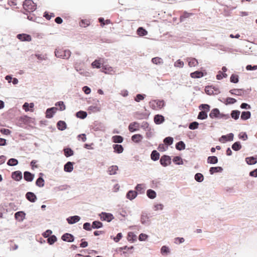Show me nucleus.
Listing matches in <instances>:
<instances>
[{
	"label": "nucleus",
	"instance_id": "f257e3e1",
	"mask_svg": "<svg viewBox=\"0 0 257 257\" xmlns=\"http://www.w3.org/2000/svg\"><path fill=\"white\" fill-rule=\"evenodd\" d=\"M209 116L212 119H228L230 118V115L228 113L225 114L222 112H220L218 108H213L210 111Z\"/></svg>",
	"mask_w": 257,
	"mask_h": 257
},
{
	"label": "nucleus",
	"instance_id": "f03ea898",
	"mask_svg": "<svg viewBox=\"0 0 257 257\" xmlns=\"http://www.w3.org/2000/svg\"><path fill=\"white\" fill-rule=\"evenodd\" d=\"M24 11L21 13H33L37 9V5L32 0H25L23 3Z\"/></svg>",
	"mask_w": 257,
	"mask_h": 257
},
{
	"label": "nucleus",
	"instance_id": "7ed1b4c3",
	"mask_svg": "<svg viewBox=\"0 0 257 257\" xmlns=\"http://www.w3.org/2000/svg\"><path fill=\"white\" fill-rule=\"evenodd\" d=\"M29 123L35 124V119L25 115L20 117L17 121V126L19 125L22 127L27 128L28 126H30L28 125Z\"/></svg>",
	"mask_w": 257,
	"mask_h": 257
},
{
	"label": "nucleus",
	"instance_id": "20e7f679",
	"mask_svg": "<svg viewBox=\"0 0 257 257\" xmlns=\"http://www.w3.org/2000/svg\"><path fill=\"white\" fill-rule=\"evenodd\" d=\"M206 71L202 67L201 68L200 70H196L194 72H191L190 74V77L192 78H200L203 76H206Z\"/></svg>",
	"mask_w": 257,
	"mask_h": 257
},
{
	"label": "nucleus",
	"instance_id": "39448f33",
	"mask_svg": "<svg viewBox=\"0 0 257 257\" xmlns=\"http://www.w3.org/2000/svg\"><path fill=\"white\" fill-rule=\"evenodd\" d=\"M171 157L167 155H163L160 159V163L164 167L171 165Z\"/></svg>",
	"mask_w": 257,
	"mask_h": 257
},
{
	"label": "nucleus",
	"instance_id": "423d86ee",
	"mask_svg": "<svg viewBox=\"0 0 257 257\" xmlns=\"http://www.w3.org/2000/svg\"><path fill=\"white\" fill-rule=\"evenodd\" d=\"M99 216L101 221H105L108 222H110L114 219V216L112 214L105 212H102L99 214Z\"/></svg>",
	"mask_w": 257,
	"mask_h": 257
},
{
	"label": "nucleus",
	"instance_id": "0eeeda50",
	"mask_svg": "<svg viewBox=\"0 0 257 257\" xmlns=\"http://www.w3.org/2000/svg\"><path fill=\"white\" fill-rule=\"evenodd\" d=\"M134 246H127V245H124L122 247H120L117 248L116 249V251H122L123 250H127L128 251H123L120 253L121 255H123L125 257H127L129 254H131L133 253L132 250L134 249Z\"/></svg>",
	"mask_w": 257,
	"mask_h": 257
},
{
	"label": "nucleus",
	"instance_id": "6e6552de",
	"mask_svg": "<svg viewBox=\"0 0 257 257\" xmlns=\"http://www.w3.org/2000/svg\"><path fill=\"white\" fill-rule=\"evenodd\" d=\"M234 135L233 133H230L226 135H222L219 139V141L222 142L223 143H226L227 142H230L233 140Z\"/></svg>",
	"mask_w": 257,
	"mask_h": 257
},
{
	"label": "nucleus",
	"instance_id": "1a4fd4ad",
	"mask_svg": "<svg viewBox=\"0 0 257 257\" xmlns=\"http://www.w3.org/2000/svg\"><path fill=\"white\" fill-rule=\"evenodd\" d=\"M140 123L137 121H133L131 122L128 126V129L131 133L138 131L140 130Z\"/></svg>",
	"mask_w": 257,
	"mask_h": 257
},
{
	"label": "nucleus",
	"instance_id": "9d476101",
	"mask_svg": "<svg viewBox=\"0 0 257 257\" xmlns=\"http://www.w3.org/2000/svg\"><path fill=\"white\" fill-rule=\"evenodd\" d=\"M44 174L40 172L38 174V178L36 181L35 184L37 186L39 187H43L45 185V180L43 178Z\"/></svg>",
	"mask_w": 257,
	"mask_h": 257
},
{
	"label": "nucleus",
	"instance_id": "9b49d317",
	"mask_svg": "<svg viewBox=\"0 0 257 257\" xmlns=\"http://www.w3.org/2000/svg\"><path fill=\"white\" fill-rule=\"evenodd\" d=\"M61 239L65 242H72L75 240V237L71 233H65L62 235Z\"/></svg>",
	"mask_w": 257,
	"mask_h": 257
},
{
	"label": "nucleus",
	"instance_id": "f8f14e48",
	"mask_svg": "<svg viewBox=\"0 0 257 257\" xmlns=\"http://www.w3.org/2000/svg\"><path fill=\"white\" fill-rule=\"evenodd\" d=\"M17 39L22 42H30L32 40V37L29 34L22 33L17 34Z\"/></svg>",
	"mask_w": 257,
	"mask_h": 257
},
{
	"label": "nucleus",
	"instance_id": "ddd939ff",
	"mask_svg": "<svg viewBox=\"0 0 257 257\" xmlns=\"http://www.w3.org/2000/svg\"><path fill=\"white\" fill-rule=\"evenodd\" d=\"M57 110H58V108L55 107H51L48 108L46 109V117L47 118H51L53 117L54 115L56 112Z\"/></svg>",
	"mask_w": 257,
	"mask_h": 257
},
{
	"label": "nucleus",
	"instance_id": "4468645a",
	"mask_svg": "<svg viewBox=\"0 0 257 257\" xmlns=\"http://www.w3.org/2000/svg\"><path fill=\"white\" fill-rule=\"evenodd\" d=\"M229 92L232 95L243 96L246 93V90L243 88H234L230 90Z\"/></svg>",
	"mask_w": 257,
	"mask_h": 257
},
{
	"label": "nucleus",
	"instance_id": "2eb2a0df",
	"mask_svg": "<svg viewBox=\"0 0 257 257\" xmlns=\"http://www.w3.org/2000/svg\"><path fill=\"white\" fill-rule=\"evenodd\" d=\"M26 198L30 202L34 203L37 200V197L36 194L32 192H28L25 195Z\"/></svg>",
	"mask_w": 257,
	"mask_h": 257
},
{
	"label": "nucleus",
	"instance_id": "dca6fc26",
	"mask_svg": "<svg viewBox=\"0 0 257 257\" xmlns=\"http://www.w3.org/2000/svg\"><path fill=\"white\" fill-rule=\"evenodd\" d=\"M35 178V174L29 171H26L24 172V179L27 182H32Z\"/></svg>",
	"mask_w": 257,
	"mask_h": 257
},
{
	"label": "nucleus",
	"instance_id": "f3484780",
	"mask_svg": "<svg viewBox=\"0 0 257 257\" xmlns=\"http://www.w3.org/2000/svg\"><path fill=\"white\" fill-rule=\"evenodd\" d=\"M81 217L78 215L71 216L66 218L68 224H73L80 221Z\"/></svg>",
	"mask_w": 257,
	"mask_h": 257
},
{
	"label": "nucleus",
	"instance_id": "a211bd4d",
	"mask_svg": "<svg viewBox=\"0 0 257 257\" xmlns=\"http://www.w3.org/2000/svg\"><path fill=\"white\" fill-rule=\"evenodd\" d=\"M223 100L219 99V100L223 102L226 105L233 104L237 102V100L234 98L227 97L226 98H222Z\"/></svg>",
	"mask_w": 257,
	"mask_h": 257
},
{
	"label": "nucleus",
	"instance_id": "6ab92c4d",
	"mask_svg": "<svg viewBox=\"0 0 257 257\" xmlns=\"http://www.w3.org/2000/svg\"><path fill=\"white\" fill-rule=\"evenodd\" d=\"M165 120V117L162 114H156L154 116V121L156 124H161Z\"/></svg>",
	"mask_w": 257,
	"mask_h": 257
},
{
	"label": "nucleus",
	"instance_id": "aec40b11",
	"mask_svg": "<svg viewBox=\"0 0 257 257\" xmlns=\"http://www.w3.org/2000/svg\"><path fill=\"white\" fill-rule=\"evenodd\" d=\"M74 163L68 161L64 166V170L66 172L71 173L73 170Z\"/></svg>",
	"mask_w": 257,
	"mask_h": 257
},
{
	"label": "nucleus",
	"instance_id": "412c9836",
	"mask_svg": "<svg viewBox=\"0 0 257 257\" xmlns=\"http://www.w3.org/2000/svg\"><path fill=\"white\" fill-rule=\"evenodd\" d=\"M34 104L33 102H25L22 106L23 109L26 112L33 111Z\"/></svg>",
	"mask_w": 257,
	"mask_h": 257
},
{
	"label": "nucleus",
	"instance_id": "4be33fe9",
	"mask_svg": "<svg viewBox=\"0 0 257 257\" xmlns=\"http://www.w3.org/2000/svg\"><path fill=\"white\" fill-rule=\"evenodd\" d=\"M245 162L248 165H252L257 163V156L247 157L245 159Z\"/></svg>",
	"mask_w": 257,
	"mask_h": 257
},
{
	"label": "nucleus",
	"instance_id": "5701e85b",
	"mask_svg": "<svg viewBox=\"0 0 257 257\" xmlns=\"http://www.w3.org/2000/svg\"><path fill=\"white\" fill-rule=\"evenodd\" d=\"M64 155L67 158L71 157L74 155V152L73 150L69 147H64L63 149Z\"/></svg>",
	"mask_w": 257,
	"mask_h": 257
},
{
	"label": "nucleus",
	"instance_id": "b1692460",
	"mask_svg": "<svg viewBox=\"0 0 257 257\" xmlns=\"http://www.w3.org/2000/svg\"><path fill=\"white\" fill-rule=\"evenodd\" d=\"M223 171V169L222 167H211L209 168V172L210 175H213L216 173H221Z\"/></svg>",
	"mask_w": 257,
	"mask_h": 257
},
{
	"label": "nucleus",
	"instance_id": "393cba45",
	"mask_svg": "<svg viewBox=\"0 0 257 257\" xmlns=\"http://www.w3.org/2000/svg\"><path fill=\"white\" fill-rule=\"evenodd\" d=\"M137 195V192H136L135 190H130L126 193V197L130 200H133L136 198Z\"/></svg>",
	"mask_w": 257,
	"mask_h": 257
},
{
	"label": "nucleus",
	"instance_id": "a878e982",
	"mask_svg": "<svg viewBox=\"0 0 257 257\" xmlns=\"http://www.w3.org/2000/svg\"><path fill=\"white\" fill-rule=\"evenodd\" d=\"M141 222L143 224H149V217L145 212H142V213Z\"/></svg>",
	"mask_w": 257,
	"mask_h": 257
},
{
	"label": "nucleus",
	"instance_id": "bb28decb",
	"mask_svg": "<svg viewBox=\"0 0 257 257\" xmlns=\"http://www.w3.org/2000/svg\"><path fill=\"white\" fill-rule=\"evenodd\" d=\"M143 139V136L140 134H135L133 135L131 137L132 141L137 144L140 143L142 141Z\"/></svg>",
	"mask_w": 257,
	"mask_h": 257
},
{
	"label": "nucleus",
	"instance_id": "cd10ccee",
	"mask_svg": "<svg viewBox=\"0 0 257 257\" xmlns=\"http://www.w3.org/2000/svg\"><path fill=\"white\" fill-rule=\"evenodd\" d=\"M57 128L61 131H64L67 128V124L64 120H59L56 124Z\"/></svg>",
	"mask_w": 257,
	"mask_h": 257
},
{
	"label": "nucleus",
	"instance_id": "c85d7f7f",
	"mask_svg": "<svg viewBox=\"0 0 257 257\" xmlns=\"http://www.w3.org/2000/svg\"><path fill=\"white\" fill-rule=\"evenodd\" d=\"M137 235L133 232H128L127 235V240L133 243L137 241Z\"/></svg>",
	"mask_w": 257,
	"mask_h": 257
},
{
	"label": "nucleus",
	"instance_id": "c756f323",
	"mask_svg": "<svg viewBox=\"0 0 257 257\" xmlns=\"http://www.w3.org/2000/svg\"><path fill=\"white\" fill-rule=\"evenodd\" d=\"M112 148L114 150L113 152L116 154H121L123 151V147L121 145L113 144Z\"/></svg>",
	"mask_w": 257,
	"mask_h": 257
},
{
	"label": "nucleus",
	"instance_id": "7c9ffc66",
	"mask_svg": "<svg viewBox=\"0 0 257 257\" xmlns=\"http://www.w3.org/2000/svg\"><path fill=\"white\" fill-rule=\"evenodd\" d=\"M192 15H193V13H188L187 11H183L182 14L180 17V22L185 21L187 18H189Z\"/></svg>",
	"mask_w": 257,
	"mask_h": 257
},
{
	"label": "nucleus",
	"instance_id": "2f4dec72",
	"mask_svg": "<svg viewBox=\"0 0 257 257\" xmlns=\"http://www.w3.org/2000/svg\"><path fill=\"white\" fill-rule=\"evenodd\" d=\"M101 72L105 74H110L111 72H114V71L112 67L105 65L102 66Z\"/></svg>",
	"mask_w": 257,
	"mask_h": 257
},
{
	"label": "nucleus",
	"instance_id": "473e14b6",
	"mask_svg": "<svg viewBox=\"0 0 257 257\" xmlns=\"http://www.w3.org/2000/svg\"><path fill=\"white\" fill-rule=\"evenodd\" d=\"M150 156L153 161H156L160 159V154L157 150H154L152 151Z\"/></svg>",
	"mask_w": 257,
	"mask_h": 257
},
{
	"label": "nucleus",
	"instance_id": "72a5a7b5",
	"mask_svg": "<svg viewBox=\"0 0 257 257\" xmlns=\"http://www.w3.org/2000/svg\"><path fill=\"white\" fill-rule=\"evenodd\" d=\"M251 117V112L249 111H243L241 113L240 119L246 120Z\"/></svg>",
	"mask_w": 257,
	"mask_h": 257
},
{
	"label": "nucleus",
	"instance_id": "f704fd0d",
	"mask_svg": "<svg viewBox=\"0 0 257 257\" xmlns=\"http://www.w3.org/2000/svg\"><path fill=\"white\" fill-rule=\"evenodd\" d=\"M218 159L216 156H209L207 159V162L208 164L214 165L218 163Z\"/></svg>",
	"mask_w": 257,
	"mask_h": 257
},
{
	"label": "nucleus",
	"instance_id": "c9c22d12",
	"mask_svg": "<svg viewBox=\"0 0 257 257\" xmlns=\"http://www.w3.org/2000/svg\"><path fill=\"white\" fill-rule=\"evenodd\" d=\"M240 114V111L238 110H232L231 112L230 117L234 119V120H237L239 117Z\"/></svg>",
	"mask_w": 257,
	"mask_h": 257
},
{
	"label": "nucleus",
	"instance_id": "e433bc0d",
	"mask_svg": "<svg viewBox=\"0 0 257 257\" xmlns=\"http://www.w3.org/2000/svg\"><path fill=\"white\" fill-rule=\"evenodd\" d=\"M198 108L200 111H204L208 113L210 111V105L208 104L202 103L199 105Z\"/></svg>",
	"mask_w": 257,
	"mask_h": 257
},
{
	"label": "nucleus",
	"instance_id": "4c0bfd02",
	"mask_svg": "<svg viewBox=\"0 0 257 257\" xmlns=\"http://www.w3.org/2000/svg\"><path fill=\"white\" fill-rule=\"evenodd\" d=\"M187 61L188 62V65L190 67H195L198 64L197 59L195 58H188Z\"/></svg>",
	"mask_w": 257,
	"mask_h": 257
},
{
	"label": "nucleus",
	"instance_id": "58836bf2",
	"mask_svg": "<svg viewBox=\"0 0 257 257\" xmlns=\"http://www.w3.org/2000/svg\"><path fill=\"white\" fill-rule=\"evenodd\" d=\"M185 147L186 145L185 143L182 141H180L177 142L175 145V148L178 151L184 150L185 149Z\"/></svg>",
	"mask_w": 257,
	"mask_h": 257
},
{
	"label": "nucleus",
	"instance_id": "ea45409f",
	"mask_svg": "<svg viewBox=\"0 0 257 257\" xmlns=\"http://www.w3.org/2000/svg\"><path fill=\"white\" fill-rule=\"evenodd\" d=\"M147 196L150 199H153L156 197L157 193L153 189H149L147 190Z\"/></svg>",
	"mask_w": 257,
	"mask_h": 257
},
{
	"label": "nucleus",
	"instance_id": "a19ab883",
	"mask_svg": "<svg viewBox=\"0 0 257 257\" xmlns=\"http://www.w3.org/2000/svg\"><path fill=\"white\" fill-rule=\"evenodd\" d=\"M118 170V167L116 165H112L110 166L108 169V172L110 175H115L117 173V171Z\"/></svg>",
	"mask_w": 257,
	"mask_h": 257
},
{
	"label": "nucleus",
	"instance_id": "79ce46f5",
	"mask_svg": "<svg viewBox=\"0 0 257 257\" xmlns=\"http://www.w3.org/2000/svg\"><path fill=\"white\" fill-rule=\"evenodd\" d=\"M55 107L58 108V110L63 111L66 109V106L63 101H59L55 103Z\"/></svg>",
	"mask_w": 257,
	"mask_h": 257
},
{
	"label": "nucleus",
	"instance_id": "37998d69",
	"mask_svg": "<svg viewBox=\"0 0 257 257\" xmlns=\"http://www.w3.org/2000/svg\"><path fill=\"white\" fill-rule=\"evenodd\" d=\"M137 33L140 36H145L148 34V31L142 27H140L138 28Z\"/></svg>",
	"mask_w": 257,
	"mask_h": 257
},
{
	"label": "nucleus",
	"instance_id": "c03bdc74",
	"mask_svg": "<svg viewBox=\"0 0 257 257\" xmlns=\"http://www.w3.org/2000/svg\"><path fill=\"white\" fill-rule=\"evenodd\" d=\"M87 115V112L83 110H79L75 113V116L80 119L85 118Z\"/></svg>",
	"mask_w": 257,
	"mask_h": 257
},
{
	"label": "nucleus",
	"instance_id": "a18cd8bd",
	"mask_svg": "<svg viewBox=\"0 0 257 257\" xmlns=\"http://www.w3.org/2000/svg\"><path fill=\"white\" fill-rule=\"evenodd\" d=\"M65 49H59V48H56L55 50V55L57 58H63V55L64 54Z\"/></svg>",
	"mask_w": 257,
	"mask_h": 257
},
{
	"label": "nucleus",
	"instance_id": "49530a36",
	"mask_svg": "<svg viewBox=\"0 0 257 257\" xmlns=\"http://www.w3.org/2000/svg\"><path fill=\"white\" fill-rule=\"evenodd\" d=\"M173 162L175 165H180L183 164V160L182 158L179 156L174 157Z\"/></svg>",
	"mask_w": 257,
	"mask_h": 257
},
{
	"label": "nucleus",
	"instance_id": "de8ad7c7",
	"mask_svg": "<svg viewBox=\"0 0 257 257\" xmlns=\"http://www.w3.org/2000/svg\"><path fill=\"white\" fill-rule=\"evenodd\" d=\"M242 148V146L239 141L234 142L231 146V148L234 151H238Z\"/></svg>",
	"mask_w": 257,
	"mask_h": 257
},
{
	"label": "nucleus",
	"instance_id": "09e8293b",
	"mask_svg": "<svg viewBox=\"0 0 257 257\" xmlns=\"http://www.w3.org/2000/svg\"><path fill=\"white\" fill-rule=\"evenodd\" d=\"M26 213L23 211H17V221H23L26 217Z\"/></svg>",
	"mask_w": 257,
	"mask_h": 257
},
{
	"label": "nucleus",
	"instance_id": "8fccbe9b",
	"mask_svg": "<svg viewBox=\"0 0 257 257\" xmlns=\"http://www.w3.org/2000/svg\"><path fill=\"white\" fill-rule=\"evenodd\" d=\"M92 225L93 229H98L103 227V223L99 220L93 221Z\"/></svg>",
	"mask_w": 257,
	"mask_h": 257
},
{
	"label": "nucleus",
	"instance_id": "3c124183",
	"mask_svg": "<svg viewBox=\"0 0 257 257\" xmlns=\"http://www.w3.org/2000/svg\"><path fill=\"white\" fill-rule=\"evenodd\" d=\"M123 141V138L119 135H115L112 137V141L115 143H121Z\"/></svg>",
	"mask_w": 257,
	"mask_h": 257
},
{
	"label": "nucleus",
	"instance_id": "603ef678",
	"mask_svg": "<svg viewBox=\"0 0 257 257\" xmlns=\"http://www.w3.org/2000/svg\"><path fill=\"white\" fill-rule=\"evenodd\" d=\"M174 142V139L171 137H167L163 140V142L166 145V146H168V147L169 146H171L173 144Z\"/></svg>",
	"mask_w": 257,
	"mask_h": 257
},
{
	"label": "nucleus",
	"instance_id": "864d4df0",
	"mask_svg": "<svg viewBox=\"0 0 257 257\" xmlns=\"http://www.w3.org/2000/svg\"><path fill=\"white\" fill-rule=\"evenodd\" d=\"M208 117V113L206 112L205 111H200L199 112L198 116H197V119H200V120H204L207 119Z\"/></svg>",
	"mask_w": 257,
	"mask_h": 257
},
{
	"label": "nucleus",
	"instance_id": "5fc2aeb1",
	"mask_svg": "<svg viewBox=\"0 0 257 257\" xmlns=\"http://www.w3.org/2000/svg\"><path fill=\"white\" fill-rule=\"evenodd\" d=\"M91 66L93 68L99 69L101 67V63L99 59H95L91 63Z\"/></svg>",
	"mask_w": 257,
	"mask_h": 257
},
{
	"label": "nucleus",
	"instance_id": "6e6d98bb",
	"mask_svg": "<svg viewBox=\"0 0 257 257\" xmlns=\"http://www.w3.org/2000/svg\"><path fill=\"white\" fill-rule=\"evenodd\" d=\"M47 243L50 245H53L55 242L57 241V238L55 235H51L47 239Z\"/></svg>",
	"mask_w": 257,
	"mask_h": 257
},
{
	"label": "nucleus",
	"instance_id": "4d7b16f0",
	"mask_svg": "<svg viewBox=\"0 0 257 257\" xmlns=\"http://www.w3.org/2000/svg\"><path fill=\"white\" fill-rule=\"evenodd\" d=\"M147 132L146 133V137L147 139H150L152 138L154 136V129L151 128L147 130L146 131Z\"/></svg>",
	"mask_w": 257,
	"mask_h": 257
},
{
	"label": "nucleus",
	"instance_id": "13d9d810",
	"mask_svg": "<svg viewBox=\"0 0 257 257\" xmlns=\"http://www.w3.org/2000/svg\"><path fill=\"white\" fill-rule=\"evenodd\" d=\"M156 102V105L159 109L163 108L165 105L166 102L163 99H155Z\"/></svg>",
	"mask_w": 257,
	"mask_h": 257
},
{
	"label": "nucleus",
	"instance_id": "bf43d9fd",
	"mask_svg": "<svg viewBox=\"0 0 257 257\" xmlns=\"http://www.w3.org/2000/svg\"><path fill=\"white\" fill-rule=\"evenodd\" d=\"M194 179L197 182L201 183L204 180V176L200 173H197L194 176Z\"/></svg>",
	"mask_w": 257,
	"mask_h": 257
},
{
	"label": "nucleus",
	"instance_id": "052dcab7",
	"mask_svg": "<svg viewBox=\"0 0 257 257\" xmlns=\"http://www.w3.org/2000/svg\"><path fill=\"white\" fill-rule=\"evenodd\" d=\"M170 252L169 247L167 245H163L161 248V253L162 255H166Z\"/></svg>",
	"mask_w": 257,
	"mask_h": 257
},
{
	"label": "nucleus",
	"instance_id": "680f3d73",
	"mask_svg": "<svg viewBox=\"0 0 257 257\" xmlns=\"http://www.w3.org/2000/svg\"><path fill=\"white\" fill-rule=\"evenodd\" d=\"M123 237L122 234L121 232L118 233L115 236H114L113 235L110 236V238L113 239L114 242H118Z\"/></svg>",
	"mask_w": 257,
	"mask_h": 257
},
{
	"label": "nucleus",
	"instance_id": "e2e57ef3",
	"mask_svg": "<svg viewBox=\"0 0 257 257\" xmlns=\"http://www.w3.org/2000/svg\"><path fill=\"white\" fill-rule=\"evenodd\" d=\"M230 81L233 83H237L239 81V76L235 74H232L230 77Z\"/></svg>",
	"mask_w": 257,
	"mask_h": 257
},
{
	"label": "nucleus",
	"instance_id": "0e129e2a",
	"mask_svg": "<svg viewBox=\"0 0 257 257\" xmlns=\"http://www.w3.org/2000/svg\"><path fill=\"white\" fill-rule=\"evenodd\" d=\"M143 184H138L136 186V187H135V189L136 190V191L138 193V192L140 194H143L144 193L145 189L143 187Z\"/></svg>",
	"mask_w": 257,
	"mask_h": 257
},
{
	"label": "nucleus",
	"instance_id": "69168bd1",
	"mask_svg": "<svg viewBox=\"0 0 257 257\" xmlns=\"http://www.w3.org/2000/svg\"><path fill=\"white\" fill-rule=\"evenodd\" d=\"M199 123L196 121H194L189 124V128L191 130H195L196 129H197L198 128Z\"/></svg>",
	"mask_w": 257,
	"mask_h": 257
},
{
	"label": "nucleus",
	"instance_id": "338daca9",
	"mask_svg": "<svg viewBox=\"0 0 257 257\" xmlns=\"http://www.w3.org/2000/svg\"><path fill=\"white\" fill-rule=\"evenodd\" d=\"M146 95L145 94H142V93L137 94L136 95V97H135V100L136 102H139L141 100H144L145 99V98L146 97Z\"/></svg>",
	"mask_w": 257,
	"mask_h": 257
},
{
	"label": "nucleus",
	"instance_id": "774afa93",
	"mask_svg": "<svg viewBox=\"0 0 257 257\" xmlns=\"http://www.w3.org/2000/svg\"><path fill=\"white\" fill-rule=\"evenodd\" d=\"M151 62L155 64L158 65L163 63V60L158 57H154L152 59Z\"/></svg>",
	"mask_w": 257,
	"mask_h": 257
}]
</instances>
